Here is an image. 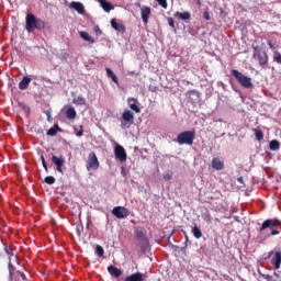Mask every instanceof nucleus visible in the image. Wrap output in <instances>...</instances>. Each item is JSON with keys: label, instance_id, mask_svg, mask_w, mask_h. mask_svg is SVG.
<instances>
[{"label": "nucleus", "instance_id": "6ab92c4d", "mask_svg": "<svg viewBox=\"0 0 281 281\" xmlns=\"http://www.w3.org/2000/svg\"><path fill=\"white\" fill-rule=\"evenodd\" d=\"M111 25L113 30H116V32H126V26H124V24L122 23H117V21H115L114 19L111 20Z\"/></svg>", "mask_w": 281, "mask_h": 281}, {"label": "nucleus", "instance_id": "7c9ffc66", "mask_svg": "<svg viewBox=\"0 0 281 281\" xmlns=\"http://www.w3.org/2000/svg\"><path fill=\"white\" fill-rule=\"evenodd\" d=\"M202 218L205 221V223L210 224L212 223V214H210V211H205L203 214H202Z\"/></svg>", "mask_w": 281, "mask_h": 281}, {"label": "nucleus", "instance_id": "603ef678", "mask_svg": "<svg viewBox=\"0 0 281 281\" xmlns=\"http://www.w3.org/2000/svg\"><path fill=\"white\" fill-rule=\"evenodd\" d=\"M215 223H221V220L218 217L214 218Z\"/></svg>", "mask_w": 281, "mask_h": 281}, {"label": "nucleus", "instance_id": "72a5a7b5", "mask_svg": "<svg viewBox=\"0 0 281 281\" xmlns=\"http://www.w3.org/2000/svg\"><path fill=\"white\" fill-rule=\"evenodd\" d=\"M45 183H47L48 186H54V183H56V178H54V176H48L44 179Z\"/></svg>", "mask_w": 281, "mask_h": 281}, {"label": "nucleus", "instance_id": "b1692460", "mask_svg": "<svg viewBox=\"0 0 281 281\" xmlns=\"http://www.w3.org/2000/svg\"><path fill=\"white\" fill-rule=\"evenodd\" d=\"M18 106L24 111V113L26 114L27 117H30V113H32V110L27 106V104H25L24 102H19Z\"/></svg>", "mask_w": 281, "mask_h": 281}, {"label": "nucleus", "instance_id": "dca6fc26", "mask_svg": "<svg viewBox=\"0 0 281 281\" xmlns=\"http://www.w3.org/2000/svg\"><path fill=\"white\" fill-rule=\"evenodd\" d=\"M212 168L214 170H223L225 168V162L221 160V158L212 159Z\"/></svg>", "mask_w": 281, "mask_h": 281}, {"label": "nucleus", "instance_id": "393cba45", "mask_svg": "<svg viewBox=\"0 0 281 281\" xmlns=\"http://www.w3.org/2000/svg\"><path fill=\"white\" fill-rule=\"evenodd\" d=\"M191 232H192L194 238H196V239L203 238V232H201V228H199V226L194 225V227L192 228Z\"/></svg>", "mask_w": 281, "mask_h": 281}, {"label": "nucleus", "instance_id": "7ed1b4c3", "mask_svg": "<svg viewBox=\"0 0 281 281\" xmlns=\"http://www.w3.org/2000/svg\"><path fill=\"white\" fill-rule=\"evenodd\" d=\"M194 139H196V131H184L178 134L177 142L180 146L187 145L192 146L194 144Z\"/></svg>", "mask_w": 281, "mask_h": 281}, {"label": "nucleus", "instance_id": "f8f14e48", "mask_svg": "<svg viewBox=\"0 0 281 281\" xmlns=\"http://www.w3.org/2000/svg\"><path fill=\"white\" fill-rule=\"evenodd\" d=\"M151 13H153V9H150V7L143 5L140 8V16H142V21L145 25H147L148 19H150Z\"/></svg>", "mask_w": 281, "mask_h": 281}, {"label": "nucleus", "instance_id": "3c124183", "mask_svg": "<svg viewBox=\"0 0 281 281\" xmlns=\"http://www.w3.org/2000/svg\"><path fill=\"white\" fill-rule=\"evenodd\" d=\"M273 276L280 279V274L278 272H273Z\"/></svg>", "mask_w": 281, "mask_h": 281}, {"label": "nucleus", "instance_id": "0eeeda50", "mask_svg": "<svg viewBox=\"0 0 281 281\" xmlns=\"http://www.w3.org/2000/svg\"><path fill=\"white\" fill-rule=\"evenodd\" d=\"M98 168H100V161L95 153L91 151L88 156L87 170H98Z\"/></svg>", "mask_w": 281, "mask_h": 281}, {"label": "nucleus", "instance_id": "473e14b6", "mask_svg": "<svg viewBox=\"0 0 281 281\" xmlns=\"http://www.w3.org/2000/svg\"><path fill=\"white\" fill-rule=\"evenodd\" d=\"M138 240H139L140 249H146V247H148L149 241H148L147 237H143L142 239H138Z\"/></svg>", "mask_w": 281, "mask_h": 281}, {"label": "nucleus", "instance_id": "c9c22d12", "mask_svg": "<svg viewBox=\"0 0 281 281\" xmlns=\"http://www.w3.org/2000/svg\"><path fill=\"white\" fill-rule=\"evenodd\" d=\"M158 2V5L162 8L164 10H168V0H156Z\"/></svg>", "mask_w": 281, "mask_h": 281}, {"label": "nucleus", "instance_id": "cd10ccee", "mask_svg": "<svg viewBox=\"0 0 281 281\" xmlns=\"http://www.w3.org/2000/svg\"><path fill=\"white\" fill-rule=\"evenodd\" d=\"M79 35L81 38H83V41H87L88 43H95V41H93V37L89 36V33L85 31H81Z\"/></svg>", "mask_w": 281, "mask_h": 281}, {"label": "nucleus", "instance_id": "1a4fd4ad", "mask_svg": "<svg viewBox=\"0 0 281 281\" xmlns=\"http://www.w3.org/2000/svg\"><path fill=\"white\" fill-rule=\"evenodd\" d=\"M9 276H10V280H16L18 278H22V280L24 281L27 280V277L25 276V273L21 271H16V269H14V266H12L11 261H9Z\"/></svg>", "mask_w": 281, "mask_h": 281}, {"label": "nucleus", "instance_id": "de8ad7c7", "mask_svg": "<svg viewBox=\"0 0 281 281\" xmlns=\"http://www.w3.org/2000/svg\"><path fill=\"white\" fill-rule=\"evenodd\" d=\"M95 33L97 34H102V30H100V26H95Z\"/></svg>", "mask_w": 281, "mask_h": 281}, {"label": "nucleus", "instance_id": "ddd939ff", "mask_svg": "<svg viewBox=\"0 0 281 281\" xmlns=\"http://www.w3.org/2000/svg\"><path fill=\"white\" fill-rule=\"evenodd\" d=\"M148 278V274L142 273V272H136L131 276H127L124 281H144Z\"/></svg>", "mask_w": 281, "mask_h": 281}, {"label": "nucleus", "instance_id": "9b49d317", "mask_svg": "<svg viewBox=\"0 0 281 281\" xmlns=\"http://www.w3.org/2000/svg\"><path fill=\"white\" fill-rule=\"evenodd\" d=\"M114 155L115 158L119 159V161H121L122 164H124V161H126V149H124L122 147V145H116L114 148Z\"/></svg>", "mask_w": 281, "mask_h": 281}, {"label": "nucleus", "instance_id": "9d476101", "mask_svg": "<svg viewBox=\"0 0 281 281\" xmlns=\"http://www.w3.org/2000/svg\"><path fill=\"white\" fill-rule=\"evenodd\" d=\"M112 214L116 218H127V216H128V214H131V212H128V209H126L125 206H115L112 210Z\"/></svg>", "mask_w": 281, "mask_h": 281}, {"label": "nucleus", "instance_id": "f03ea898", "mask_svg": "<svg viewBox=\"0 0 281 281\" xmlns=\"http://www.w3.org/2000/svg\"><path fill=\"white\" fill-rule=\"evenodd\" d=\"M25 30L29 34H32L34 30H49V23L41 18H36L33 13H27L25 18Z\"/></svg>", "mask_w": 281, "mask_h": 281}, {"label": "nucleus", "instance_id": "a18cd8bd", "mask_svg": "<svg viewBox=\"0 0 281 281\" xmlns=\"http://www.w3.org/2000/svg\"><path fill=\"white\" fill-rule=\"evenodd\" d=\"M85 131L82 130V126L81 128L77 132V137H82Z\"/></svg>", "mask_w": 281, "mask_h": 281}, {"label": "nucleus", "instance_id": "2f4dec72", "mask_svg": "<svg viewBox=\"0 0 281 281\" xmlns=\"http://www.w3.org/2000/svg\"><path fill=\"white\" fill-rule=\"evenodd\" d=\"M255 136L257 142H262V139H265V133L260 130H255Z\"/></svg>", "mask_w": 281, "mask_h": 281}, {"label": "nucleus", "instance_id": "aec40b11", "mask_svg": "<svg viewBox=\"0 0 281 281\" xmlns=\"http://www.w3.org/2000/svg\"><path fill=\"white\" fill-rule=\"evenodd\" d=\"M105 71H106L108 78H111L112 82H114L115 85H120L117 76L115 75V72L112 71L111 68H105Z\"/></svg>", "mask_w": 281, "mask_h": 281}, {"label": "nucleus", "instance_id": "c85d7f7f", "mask_svg": "<svg viewBox=\"0 0 281 281\" xmlns=\"http://www.w3.org/2000/svg\"><path fill=\"white\" fill-rule=\"evenodd\" d=\"M74 104H78L79 106H85L87 104V99L83 97H77L74 99Z\"/></svg>", "mask_w": 281, "mask_h": 281}, {"label": "nucleus", "instance_id": "f704fd0d", "mask_svg": "<svg viewBox=\"0 0 281 281\" xmlns=\"http://www.w3.org/2000/svg\"><path fill=\"white\" fill-rule=\"evenodd\" d=\"M135 236L138 240H140L142 238H145L146 235L144 234V231L143 229H136L135 231Z\"/></svg>", "mask_w": 281, "mask_h": 281}, {"label": "nucleus", "instance_id": "c03bdc74", "mask_svg": "<svg viewBox=\"0 0 281 281\" xmlns=\"http://www.w3.org/2000/svg\"><path fill=\"white\" fill-rule=\"evenodd\" d=\"M4 251H5V254H8V256H14V252H12V250L8 249V247H4Z\"/></svg>", "mask_w": 281, "mask_h": 281}, {"label": "nucleus", "instance_id": "8fccbe9b", "mask_svg": "<svg viewBox=\"0 0 281 281\" xmlns=\"http://www.w3.org/2000/svg\"><path fill=\"white\" fill-rule=\"evenodd\" d=\"M46 115H47L48 120H49V117H52V113H49V111L46 112Z\"/></svg>", "mask_w": 281, "mask_h": 281}, {"label": "nucleus", "instance_id": "39448f33", "mask_svg": "<svg viewBox=\"0 0 281 281\" xmlns=\"http://www.w3.org/2000/svg\"><path fill=\"white\" fill-rule=\"evenodd\" d=\"M135 122V114L131 110H125L122 114L121 128H128Z\"/></svg>", "mask_w": 281, "mask_h": 281}, {"label": "nucleus", "instance_id": "49530a36", "mask_svg": "<svg viewBox=\"0 0 281 281\" xmlns=\"http://www.w3.org/2000/svg\"><path fill=\"white\" fill-rule=\"evenodd\" d=\"M268 46L270 47V49H276V47L273 46V43L271 41H268Z\"/></svg>", "mask_w": 281, "mask_h": 281}, {"label": "nucleus", "instance_id": "2eb2a0df", "mask_svg": "<svg viewBox=\"0 0 281 281\" xmlns=\"http://www.w3.org/2000/svg\"><path fill=\"white\" fill-rule=\"evenodd\" d=\"M69 8L76 10L78 14H85V4H82V2L72 1L70 2Z\"/></svg>", "mask_w": 281, "mask_h": 281}, {"label": "nucleus", "instance_id": "423d86ee", "mask_svg": "<svg viewBox=\"0 0 281 281\" xmlns=\"http://www.w3.org/2000/svg\"><path fill=\"white\" fill-rule=\"evenodd\" d=\"M252 57L258 60L262 69H267V65H269V55L267 53L254 52Z\"/></svg>", "mask_w": 281, "mask_h": 281}, {"label": "nucleus", "instance_id": "a19ab883", "mask_svg": "<svg viewBox=\"0 0 281 281\" xmlns=\"http://www.w3.org/2000/svg\"><path fill=\"white\" fill-rule=\"evenodd\" d=\"M164 179H166V181H170V179H172V173L170 172L164 173Z\"/></svg>", "mask_w": 281, "mask_h": 281}, {"label": "nucleus", "instance_id": "bb28decb", "mask_svg": "<svg viewBox=\"0 0 281 281\" xmlns=\"http://www.w3.org/2000/svg\"><path fill=\"white\" fill-rule=\"evenodd\" d=\"M100 3L104 12H111V10H113V7L110 2H106V0H100Z\"/></svg>", "mask_w": 281, "mask_h": 281}, {"label": "nucleus", "instance_id": "4c0bfd02", "mask_svg": "<svg viewBox=\"0 0 281 281\" xmlns=\"http://www.w3.org/2000/svg\"><path fill=\"white\" fill-rule=\"evenodd\" d=\"M273 60L278 63V65H281V54L279 52L274 53Z\"/></svg>", "mask_w": 281, "mask_h": 281}, {"label": "nucleus", "instance_id": "09e8293b", "mask_svg": "<svg viewBox=\"0 0 281 281\" xmlns=\"http://www.w3.org/2000/svg\"><path fill=\"white\" fill-rule=\"evenodd\" d=\"M252 49H254V52H260V50H258V46L252 45Z\"/></svg>", "mask_w": 281, "mask_h": 281}, {"label": "nucleus", "instance_id": "412c9836", "mask_svg": "<svg viewBox=\"0 0 281 281\" xmlns=\"http://www.w3.org/2000/svg\"><path fill=\"white\" fill-rule=\"evenodd\" d=\"M135 102V99H128L130 109L135 113H142V109H139V105Z\"/></svg>", "mask_w": 281, "mask_h": 281}, {"label": "nucleus", "instance_id": "864d4df0", "mask_svg": "<svg viewBox=\"0 0 281 281\" xmlns=\"http://www.w3.org/2000/svg\"><path fill=\"white\" fill-rule=\"evenodd\" d=\"M41 161H45V156L41 155Z\"/></svg>", "mask_w": 281, "mask_h": 281}, {"label": "nucleus", "instance_id": "5fc2aeb1", "mask_svg": "<svg viewBox=\"0 0 281 281\" xmlns=\"http://www.w3.org/2000/svg\"><path fill=\"white\" fill-rule=\"evenodd\" d=\"M137 8H142V3H136Z\"/></svg>", "mask_w": 281, "mask_h": 281}, {"label": "nucleus", "instance_id": "c756f323", "mask_svg": "<svg viewBox=\"0 0 281 281\" xmlns=\"http://www.w3.org/2000/svg\"><path fill=\"white\" fill-rule=\"evenodd\" d=\"M176 16H178L179 19H181V21H189V19L191 18L190 12H177Z\"/></svg>", "mask_w": 281, "mask_h": 281}, {"label": "nucleus", "instance_id": "f257e3e1", "mask_svg": "<svg viewBox=\"0 0 281 281\" xmlns=\"http://www.w3.org/2000/svg\"><path fill=\"white\" fill-rule=\"evenodd\" d=\"M281 227V221L278 218H268L265 220L259 228L258 240H267L270 236L280 235V231L278 228Z\"/></svg>", "mask_w": 281, "mask_h": 281}, {"label": "nucleus", "instance_id": "4468645a", "mask_svg": "<svg viewBox=\"0 0 281 281\" xmlns=\"http://www.w3.org/2000/svg\"><path fill=\"white\" fill-rule=\"evenodd\" d=\"M52 161L54 165H56L57 172H63V166H65V158H63V156H53Z\"/></svg>", "mask_w": 281, "mask_h": 281}, {"label": "nucleus", "instance_id": "5701e85b", "mask_svg": "<svg viewBox=\"0 0 281 281\" xmlns=\"http://www.w3.org/2000/svg\"><path fill=\"white\" fill-rule=\"evenodd\" d=\"M269 149L272 151L280 150V142L278 139H272L269 143Z\"/></svg>", "mask_w": 281, "mask_h": 281}, {"label": "nucleus", "instance_id": "6e6552de", "mask_svg": "<svg viewBox=\"0 0 281 281\" xmlns=\"http://www.w3.org/2000/svg\"><path fill=\"white\" fill-rule=\"evenodd\" d=\"M274 255L271 259V265L274 267V271H278V269H280L281 267V251H270L268 254V258H271V256Z\"/></svg>", "mask_w": 281, "mask_h": 281}, {"label": "nucleus", "instance_id": "4be33fe9", "mask_svg": "<svg viewBox=\"0 0 281 281\" xmlns=\"http://www.w3.org/2000/svg\"><path fill=\"white\" fill-rule=\"evenodd\" d=\"M76 109L74 106H70L66 111V117L67 120H76Z\"/></svg>", "mask_w": 281, "mask_h": 281}, {"label": "nucleus", "instance_id": "a211bd4d", "mask_svg": "<svg viewBox=\"0 0 281 281\" xmlns=\"http://www.w3.org/2000/svg\"><path fill=\"white\" fill-rule=\"evenodd\" d=\"M108 272L110 273V276H112L113 278H120V276H122V270H120L117 267L115 266H109L108 267Z\"/></svg>", "mask_w": 281, "mask_h": 281}, {"label": "nucleus", "instance_id": "79ce46f5", "mask_svg": "<svg viewBox=\"0 0 281 281\" xmlns=\"http://www.w3.org/2000/svg\"><path fill=\"white\" fill-rule=\"evenodd\" d=\"M168 24H169L170 27H175V19L169 18L168 19Z\"/></svg>", "mask_w": 281, "mask_h": 281}, {"label": "nucleus", "instance_id": "e433bc0d", "mask_svg": "<svg viewBox=\"0 0 281 281\" xmlns=\"http://www.w3.org/2000/svg\"><path fill=\"white\" fill-rule=\"evenodd\" d=\"M95 254H97V256H99V257L104 256V248H102V246H100V245H97Z\"/></svg>", "mask_w": 281, "mask_h": 281}, {"label": "nucleus", "instance_id": "ea45409f", "mask_svg": "<svg viewBox=\"0 0 281 281\" xmlns=\"http://www.w3.org/2000/svg\"><path fill=\"white\" fill-rule=\"evenodd\" d=\"M212 16H210V12L209 11H204L203 12V20L204 21H211Z\"/></svg>", "mask_w": 281, "mask_h": 281}, {"label": "nucleus", "instance_id": "20e7f679", "mask_svg": "<svg viewBox=\"0 0 281 281\" xmlns=\"http://www.w3.org/2000/svg\"><path fill=\"white\" fill-rule=\"evenodd\" d=\"M231 74L244 89H251L254 87V82L251 81L250 77L245 76V74L240 72L237 69L231 70Z\"/></svg>", "mask_w": 281, "mask_h": 281}, {"label": "nucleus", "instance_id": "37998d69", "mask_svg": "<svg viewBox=\"0 0 281 281\" xmlns=\"http://www.w3.org/2000/svg\"><path fill=\"white\" fill-rule=\"evenodd\" d=\"M42 165H43V168H44L45 172H49V169L47 168V161L44 160L42 162Z\"/></svg>", "mask_w": 281, "mask_h": 281}, {"label": "nucleus", "instance_id": "a878e982", "mask_svg": "<svg viewBox=\"0 0 281 281\" xmlns=\"http://www.w3.org/2000/svg\"><path fill=\"white\" fill-rule=\"evenodd\" d=\"M58 131H60V127L58 126V124H55L53 127H50L48 131H47V135L49 137H54L56 136V134L58 133Z\"/></svg>", "mask_w": 281, "mask_h": 281}, {"label": "nucleus", "instance_id": "f3484780", "mask_svg": "<svg viewBox=\"0 0 281 281\" xmlns=\"http://www.w3.org/2000/svg\"><path fill=\"white\" fill-rule=\"evenodd\" d=\"M32 82V78L30 77H23L22 80L19 83V89L21 91H25V89H27V87H30V83Z\"/></svg>", "mask_w": 281, "mask_h": 281}, {"label": "nucleus", "instance_id": "58836bf2", "mask_svg": "<svg viewBox=\"0 0 281 281\" xmlns=\"http://www.w3.org/2000/svg\"><path fill=\"white\" fill-rule=\"evenodd\" d=\"M262 278L266 281H280L278 279H274L273 276H270V274H263Z\"/></svg>", "mask_w": 281, "mask_h": 281}]
</instances>
